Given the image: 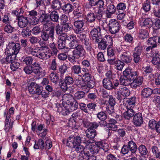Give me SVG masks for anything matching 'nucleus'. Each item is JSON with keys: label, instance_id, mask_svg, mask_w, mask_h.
<instances>
[{"label": "nucleus", "instance_id": "ea45409f", "mask_svg": "<svg viewBox=\"0 0 160 160\" xmlns=\"http://www.w3.org/2000/svg\"><path fill=\"white\" fill-rule=\"evenodd\" d=\"M90 155L88 151H83L79 155V159L80 160H88L89 158Z\"/></svg>", "mask_w": 160, "mask_h": 160}, {"label": "nucleus", "instance_id": "9b49d317", "mask_svg": "<svg viewBox=\"0 0 160 160\" xmlns=\"http://www.w3.org/2000/svg\"><path fill=\"white\" fill-rule=\"evenodd\" d=\"M84 21L83 20H79L75 21L73 24L77 28L74 30V32L76 34H79L83 32L84 30L83 28Z\"/></svg>", "mask_w": 160, "mask_h": 160}, {"label": "nucleus", "instance_id": "cd10ccee", "mask_svg": "<svg viewBox=\"0 0 160 160\" xmlns=\"http://www.w3.org/2000/svg\"><path fill=\"white\" fill-rule=\"evenodd\" d=\"M148 35L147 30L145 29H140L138 31V37L142 39L147 38Z\"/></svg>", "mask_w": 160, "mask_h": 160}, {"label": "nucleus", "instance_id": "e2e57ef3", "mask_svg": "<svg viewBox=\"0 0 160 160\" xmlns=\"http://www.w3.org/2000/svg\"><path fill=\"white\" fill-rule=\"evenodd\" d=\"M55 27L54 26H52V28L50 29H49L47 31V33L49 37L52 38H54V34Z\"/></svg>", "mask_w": 160, "mask_h": 160}, {"label": "nucleus", "instance_id": "8fccbe9b", "mask_svg": "<svg viewBox=\"0 0 160 160\" xmlns=\"http://www.w3.org/2000/svg\"><path fill=\"white\" fill-rule=\"evenodd\" d=\"M104 2L103 0H98L97 3L95 4V6H96L98 7L97 10L101 9L102 10H103L104 9Z\"/></svg>", "mask_w": 160, "mask_h": 160}, {"label": "nucleus", "instance_id": "37998d69", "mask_svg": "<svg viewBox=\"0 0 160 160\" xmlns=\"http://www.w3.org/2000/svg\"><path fill=\"white\" fill-rule=\"evenodd\" d=\"M120 81L122 84L126 86L128 84L129 79L128 77L122 75L121 77Z\"/></svg>", "mask_w": 160, "mask_h": 160}, {"label": "nucleus", "instance_id": "e433bc0d", "mask_svg": "<svg viewBox=\"0 0 160 160\" xmlns=\"http://www.w3.org/2000/svg\"><path fill=\"white\" fill-rule=\"evenodd\" d=\"M49 16L47 14H42L39 18V20L42 24L50 21Z\"/></svg>", "mask_w": 160, "mask_h": 160}, {"label": "nucleus", "instance_id": "0eeeda50", "mask_svg": "<svg viewBox=\"0 0 160 160\" xmlns=\"http://www.w3.org/2000/svg\"><path fill=\"white\" fill-rule=\"evenodd\" d=\"M68 40L70 41L68 43V49H74L80 44L76 35L72 34L68 36Z\"/></svg>", "mask_w": 160, "mask_h": 160}, {"label": "nucleus", "instance_id": "3c124183", "mask_svg": "<svg viewBox=\"0 0 160 160\" xmlns=\"http://www.w3.org/2000/svg\"><path fill=\"white\" fill-rule=\"evenodd\" d=\"M152 24L153 22L151 19L150 18H148L146 19L143 22V24L142 26L149 28L151 27Z\"/></svg>", "mask_w": 160, "mask_h": 160}, {"label": "nucleus", "instance_id": "6e6552de", "mask_svg": "<svg viewBox=\"0 0 160 160\" xmlns=\"http://www.w3.org/2000/svg\"><path fill=\"white\" fill-rule=\"evenodd\" d=\"M20 49V45L19 43H15L14 42H10L6 49L11 52L12 54H17Z\"/></svg>", "mask_w": 160, "mask_h": 160}, {"label": "nucleus", "instance_id": "39448f33", "mask_svg": "<svg viewBox=\"0 0 160 160\" xmlns=\"http://www.w3.org/2000/svg\"><path fill=\"white\" fill-rule=\"evenodd\" d=\"M81 142L80 137L78 136L75 137L70 136L66 140V145L70 147H76Z\"/></svg>", "mask_w": 160, "mask_h": 160}, {"label": "nucleus", "instance_id": "a18cd8bd", "mask_svg": "<svg viewBox=\"0 0 160 160\" xmlns=\"http://www.w3.org/2000/svg\"><path fill=\"white\" fill-rule=\"evenodd\" d=\"M138 150L139 152L141 155H146L148 152L146 148L143 145H141L139 147Z\"/></svg>", "mask_w": 160, "mask_h": 160}, {"label": "nucleus", "instance_id": "6ab92c4d", "mask_svg": "<svg viewBox=\"0 0 160 160\" xmlns=\"http://www.w3.org/2000/svg\"><path fill=\"white\" fill-rule=\"evenodd\" d=\"M136 102V98L135 97H132L128 99L125 103L127 108H134Z\"/></svg>", "mask_w": 160, "mask_h": 160}, {"label": "nucleus", "instance_id": "20e7f679", "mask_svg": "<svg viewBox=\"0 0 160 160\" xmlns=\"http://www.w3.org/2000/svg\"><path fill=\"white\" fill-rule=\"evenodd\" d=\"M101 30L99 27L96 28L92 29L90 32L92 40L95 43H98L102 39V36L101 32Z\"/></svg>", "mask_w": 160, "mask_h": 160}, {"label": "nucleus", "instance_id": "bf43d9fd", "mask_svg": "<svg viewBox=\"0 0 160 160\" xmlns=\"http://www.w3.org/2000/svg\"><path fill=\"white\" fill-rule=\"evenodd\" d=\"M58 35V40H61L63 41H66L67 39L68 40V36L66 33L62 32Z\"/></svg>", "mask_w": 160, "mask_h": 160}, {"label": "nucleus", "instance_id": "864d4df0", "mask_svg": "<svg viewBox=\"0 0 160 160\" xmlns=\"http://www.w3.org/2000/svg\"><path fill=\"white\" fill-rule=\"evenodd\" d=\"M52 146V142L51 140L48 139L46 140L44 143V150H48L50 149Z\"/></svg>", "mask_w": 160, "mask_h": 160}, {"label": "nucleus", "instance_id": "473e14b6", "mask_svg": "<svg viewBox=\"0 0 160 160\" xmlns=\"http://www.w3.org/2000/svg\"><path fill=\"white\" fill-rule=\"evenodd\" d=\"M82 43L83 44L84 48L87 51L89 52L92 50V44L89 39L83 42Z\"/></svg>", "mask_w": 160, "mask_h": 160}, {"label": "nucleus", "instance_id": "5fc2aeb1", "mask_svg": "<svg viewBox=\"0 0 160 160\" xmlns=\"http://www.w3.org/2000/svg\"><path fill=\"white\" fill-rule=\"evenodd\" d=\"M98 118L101 121H104L107 118L106 114L104 112H101L97 114Z\"/></svg>", "mask_w": 160, "mask_h": 160}, {"label": "nucleus", "instance_id": "6e6d98bb", "mask_svg": "<svg viewBox=\"0 0 160 160\" xmlns=\"http://www.w3.org/2000/svg\"><path fill=\"white\" fill-rule=\"evenodd\" d=\"M14 28L10 24H6L4 28V30L8 33H11L13 31Z\"/></svg>", "mask_w": 160, "mask_h": 160}, {"label": "nucleus", "instance_id": "bb28decb", "mask_svg": "<svg viewBox=\"0 0 160 160\" xmlns=\"http://www.w3.org/2000/svg\"><path fill=\"white\" fill-rule=\"evenodd\" d=\"M86 19L88 22L93 23L95 21L96 15L93 12L91 11L88 13Z\"/></svg>", "mask_w": 160, "mask_h": 160}, {"label": "nucleus", "instance_id": "412c9836", "mask_svg": "<svg viewBox=\"0 0 160 160\" xmlns=\"http://www.w3.org/2000/svg\"><path fill=\"white\" fill-rule=\"evenodd\" d=\"M49 18L51 21L54 22H58L59 16L58 12L57 11H53L50 13Z\"/></svg>", "mask_w": 160, "mask_h": 160}, {"label": "nucleus", "instance_id": "5701e85b", "mask_svg": "<svg viewBox=\"0 0 160 160\" xmlns=\"http://www.w3.org/2000/svg\"><path fill=\"white\" fill-rule=\"evenodd\" d=\"M44 142L43 140L41 139H39L38 141H35L33 148L35 149H40L44 150Z\"/></svg>", "mask_w": 160, "mask_h": 160}, {"label": "nucleus", "instance_id": "2eb2a0df", "mask_svg": "<svg viewBox=\"0 0 160 160\" xmlns=\"http://www.w3.org/2000/svg\"><path fill=\"white\" fill-rule=\"evenodd\" d=\"M10 116L8 115L6 117L5 122L4 130L6 132H8L12 130L13 125V122H11Z\"/></svg>", "mask_w": 160, "mask_h": 160}, {"label": "nucleus", "instance_id": "13d9d810", "mask_svg": "<svg viewBox=\"0 0 160 160\" xmlns=\"http://www.w3.org/2000/svg\"><path fill=\"white\" fill-rule=\"evenodd\" d=\"M32 32L34 35H38L41 32V28L39 26H37L34 27L32 29Z\"/></svg>", "mask_w": 160, "mask_h": 160}, {"label": "nucleus", "instance_id": "f8f14e48", "mask_svg": "<svg viewBox=\"0 0 160 160\" xmlns=\"http://www.w3.org/2000/svg\"><path fill=\"white\" fill-rule=\"evenodd\" d=\"M17 20L18 26L20 28H26L29 23L28 18L23 16H19Z\"/></svg>", "mask_w": 160, "mask_h": 160}, {"label": "nucleus", "instance_id": "c85d7f7f", "mask_svg": "<svg viewBox=\"0 0 160 160\" xmlns=\"http://www.w3.org/2000/svg\"><path fill=\"white\" fill-rule=\"evenodd\" d=\"M32 72L35 74H39L41 71V68L38 63L34 62L32 65Z\"/></svg>", "mask_w": 160, "mask_h": 160}, {"label": "nucleus", "instance_id": "c756f323", "mask_svg": "<svg viewBox=\"0 0 160 160\" xmlns=\"http://www.w3.org/2000/svg\"><path fill=\"white\" fill-rule=\"evenodd\" d=\"M82 80L81 79L80 80H77L76 81V83L77 84V82L78 83L80 82V81H83L84 82V81L86 83L87 82H89V81L91 80V75L88 73H85L82 76ZM83 84H84V83Z\"/></svg>", "mask_w": 160, "mask_h": 160}, {"label": "nucleus", "instance_id": "2f4dec72", "mask_svg": "<svg viewBox=\"0 0 160 160\" xmlns=\"http://www.w3.org/2000/svg\"><path fill=\"white\" fill-rule=\"evenodd\" d=\"M128 146L130 151L132 153H134L136 151L137 147L136 143L133 141H131L128 142Z\"/></svg>", "mask_w": 160, "mask_h": 160}, {"label": "nucleus", "instance_id": "69168bd1", "mask_svg": "<svg viewBox=\"0 0 160 160\" xmlns=\"http://www.w3.org/2000/svg\"><path fill=\"white\" fill-rule=\"evenodd\" d=\"M124 40L125 42H128L131 43L133 40V38L131 35L127 33L125 36Z\"/></svg>", "mask_w": 160, "mask_h": 160}, {"label": "nucleus", "instance_id": "338daca9", "mask_svg": "<svg viewBox=\"0 0 160 160\" xmlns=\"http://www.w3.org/2000/svg\"><path fill=\"white\" fill-rule=\"evenodd\" d=\"M78 34L77 36L82 43L83 42H84L88 39L87 38L86 35L84 33H80Z\"/></svg>", "mask_w": 160, "mask_h": 160}, {"label": "nucleus", "instance_id": "052dcab7", "mask_svg": "<svg viewBox=\"0 0 160 160\" xmlns=\"http://www.w3.org/2000/svg\"><path fill=\"white\" fill-rule=\"evenodd\" d=\"M97 12L96 11H94V13L96 15V18L98 20H100L102 17V10L98 9V10H97Z\"/></svg>", "mask_w": 160, "mask_h": 160}, {"label": "nucleus", "instance_id": "4be33fe9", "mask_svg": "<svg viewBox=\"0 0 160 160\" xmlns=\"http://www.w3.org/2000/svg\"><path fill=\"white\" fill-rule=\"evenodd\" d=\"M152 90L149 88H146L143 89L141 92L142 96L148 98L152 94Z\"/></svg>", "mask_w": 160, "mask_h": 160}, {"label": "nucleus", "instance_id": "a211bd4d", "mask_svg": "<svg viewBox=\"0 0 160 160\" xmlns=\"http://www.w3.org/2000/svg\"><path fill=\"white\" fill-rule=\"evenodd\" d=\"M110 64H114L115 67L118 70H122L124 64L121 61H108Z\"/></svg>", "mask_w": 160, "mask_h": 160}, {"label": "nucleus", "instance_id": "ddd939ff", "mask_svg": "<svg viewBox=\"0 0 160 160\" xmlns=\"http://www.w3.org/2000/svg\"><path fill=\"white\" fill-rule=\"evenodd\" d=\"M143 118L142 114L140 113H137L133 118V123L136 127H140L142 124Z\"/></svg>", "mask_w": 160, "mask_h": 160}, {"label": "nucleus", "instance_id": "72a5a7b5", "mask_svg": "<svg viewBox=\"0 0 160 160\" xmlns=\"http://www.w3.org/2000/svg\"><path fill=\"white\" fill-rule=\"evenodd\" d=\"M102 40L106 43L108 46L110 47L112 45V38L110 36H106Z\"/></svg>", "mask_w": 160, "mask_h": 160}, {"label": "nucleus", "instance_id": "c03bdc74", "mask_svg": "<svg viewBox=\"0 0 160 160\" xmlns=\"http://www.w3.org/2000/svg\"><path fill=\"white\" fill-rule=\"evenodd\" d=\"M158 123H157L154 120H151L149 122V127L152 129H156V128L158 126Z\"/></svg>", "mask_w": 160, "mask_h": 160}, {"label": "nucleus", "instance_id": "9d476101", "mask_svg": "<svg viewBox=\"0 0 160 160\" xmlns=\"http://www.w3.org/2000/svg\"><path fill=\"white\" fill-rule=\"evenodd\" d=\"M56 108L57 109V112L60 113L62 114L63 115H68L71 112L70 109L68 106L62 105L58 103H56L55 104Z\"/></svg>", "mask_w": 160, "mask_h": 160}, {"label": "nucleus", "instance_id": "aec40b11", "mask_svg": "<svg viewBox=\"0 0 160 160\" xmlns=\"http://www.w3.org/2000/svg\"><path fill=\"white\" fill-rule=\"evenodd\" d=\"M143 78L139 77L135 79L131 84V86L132 88H135L142 84Z\"/></svg>", "mask_w": 160, "mask_h": 160}, {"label": "nucleus", "instance_id": "0e129e2a", "mask_svg": "<svg viewBox=\"0 0 160 160\" xmlns=\"http://www.w3.org/2000/svg\"><path fill=\"white\" fill-rule=\"evenodd\" d=\"M66 41H63L61 40H58V48L59 49H64L65 47Z\"/></svg>", "mask_w": 160, "mask_h": 160}, {"label": "nucleus", "instance_id": "1a4fd4ad", "mask_svg": "<svg viewBox=\"0 0 160 160\" xmlns=\"http://www.w3.org/2000/svg\"><path fill=\"white\" fill-rule=\"evenodd\" d=\"M83 81H80V82L79 83L77 82V84L78 85H79V87H80L82 89L86 92H88L89 91V89L93 88L95 85V82L93 80H91L88 82H87V84H83Z\"/></svg>", "mask_w": 160, "mask_h": 160}, {"label": "nucleus", "instance_id": "a19ab883", "mask_svg": "<svg viewBox=\"0 0 160 160\" xmlns=\"http://www.w3.org/2000/svg\"><path fill=\"white\" fill-rule=\"evenodd\" d=\"M10 65V68L11 70L13 71H15L17 70L20 66V63L17 61H11Z\"/></svg>", "mask_w": 160, "mask_h": 160}, {"label": "nucleus", "instance_id": "774afa93", "mask_svg": "<svg viewBox=\"0 0 160 160\" xmlns=\"http://www.w3.org/2000/svg\"><path fill=\"white\" fill-rule=\"evenodd\" d=\"M152 101L157 106L160 105V97L155 96L152 98Z\"/></svg>", "mask_w": 160, "mask_h": 160}, {"label": "nucleus", "instance_id": "dca6fc26", "mask_svg": "<svg viewBox=\"0 0 160 160\" xmlns=\"http://www.w3.org/2000/svg\"><path fill=\"white\" fill-rule=\"evenodd\" d=\"M118 93L123 97H128L130 94V91L127 87L122 86L119 88Z\"/></svg>", "mask_w": 160, "mask_h": 160}, {"label": "nucleus", "instance_id": "423d86ee", "mask_svg": "<svg viewBox=\"0 0 160 160\" xmlns=\"http://www.w3.org/2000/svg\"><path fill=\"white\" fill-rule=\"evenodd\" d=\"M73 49H74L72 51V58H71L72 59H78L80 58L83 57L84 48L82 45L80 44Z\"/></svg>", "mask_w": 160, "mask_h": 160}, {"label": "nucleus", "instance_id": "de8ad7c7", "mask_svg": "<svg viewBox=\"0 0 160 160\" xmlns=\"http://www.w3.org/2000/svg\"><path fill=\"white\" fill-rule=\"evenodd\" d=\"M98 48L101 50H104L108 47L106 43H105L102 40V38L100 39V41L98 42Z\"/></svg>", "mask_w": 160, "mask_h": 160}, {"label": "nucleus", "instance_id": "b1692460", "mask_svg": "<svg viewBox=\"0 0 160 160\" xmlns=\"http://www.w3.org/2000/svg\"><path fill=\"white\" fill-rule=\"evenodd\" d=\"M61 8L63 11L66 13L71 12L73 9V6L69 3H65Z\"/></svg>", "mask_w": 160, "mask_h": 160}, {"label": "nucleus", "instance_id": "58836bf2", "mask_svg": "<svg viewBox=\"0 0 160 160\" xmlns=\"http://www.w3.org/2000/svg\"><path fill=\"white\" fill-rule=\"evenodd\" d=\"M150 2L149 0H146L142 4V8L145 11L148 12L150 10Z\"/></svg>", "mask_w": 160, "mask_h": 160}, {"label": "nucleus", "instance_id": "4c0bfd02", "mask_svg": "<svg viewBox=\"0 0 160 160\" xmlns=\"http://www.w3.org/2000/svg\"><path fill=\"white\" fill-rule=\"evenodd\" d=\"M50 78L51 81L55 83H57L59 80L58 77L55 72H52L50 74Z\"/></svg>", "mask_w": 160, "mask_h": 160}, {"label": "nucleus", "instance_id": "c9c22d12", "mask_svg": "<svg viewBox=\"0 0 160 160\" xmlns=\"http://www.w3.org/2000/svg\"><path fill=\"white\" fill-rule=\"evenodd\" d=\"M31 34V32L28 28H22L21 32V35L24 38L28 37Z\"/></svg>", "mask_w": 160, "mask_h": 160}, {"label": "nucleus", "instance_id": "4d7b16f0", "mask_svg": "<svg viewBox=\"0 0 160 160\" xmlns=\"http://www.w3.org/2000/svg\"><path fill=\"white\" fill-rule=\"evenodd\" d=\"M43 25V29L45 31H48L51 28H52V23L50 21H48V22H45L42 24Z\"/></svg>", "mask_w": 160, "mask_h": 160}, {"label": "nucleus", "instance_id": "f03ea898", "mask_svg": "<svg viewBox=\"0 0 160 160\" xmlns=\"http://www.w3.org/2000/svg\"><path fill=\"white\" fill-rule=\"evenodd\" d=\"M108 31L111 34H115L118 32L120 29V25L117 20L111 19L108 24Z\"/></svg>", "mask_w": 160, "mask_h": 160}, {"label": "nucleus", "instance_id": "09e8293b", "mask_svg": "<svg viewBox=\"0 0 160 160\" xmlns=\"http://www.w3.org/2000/svg\"><path fill=\"white\" fill-rule=\"evenodd\" d=\"M84 92L82 91L77 92L74 94V98L75 99H79L82 98L84 96Z\"/></svg>", "mask_w": 160, "mask_h": 160}, {"label": "nucleus", "instance_id": "f257e3e1", "mask_svg": "<svg viewBox=\"0 0 160 160\" xmlns=\"http://www.w3.org/2000/svg\"><path fill=\"white\" fill-rule=\"evenodd\" d=\"M91 142L89 140L87 141V143L88 144L86 145V148L88 149L92 154L98 153L100 149H103L105 152H107L109 150L108 144L104 141L96 142L95 145L90 143Z\"/></svg>", "mask_w": 160, "mask_h": 160}, {"label": "nucleus", "instance_id": "f3484780", "mask_svg": "<svg viewBox=\"0 0 160 160\" xmlns=\"http://www.w3.org/2000/svg\"><path fill=\"white\" fill-rule=\"evenodd\" d=\"M102 83L104 87L107 89L110 90L114 88L112 82L109 78L104 79Z\"/></svg>", "mask_w": 160, "mask_h": 160}, {"label": "nucleus", "instance_id": "a878e982", "mask_svg": "<svg viewBox=\"0 0 160 160\" xmlns=\"http://www.w3.org/2000/svg\"><path fill=\"white\" fill-rule=\"evenodd\" d=\"M12 19L9 13H6L4 15L2 20V22L6 24H10Z\"/></svg>", "mask_w": 160, "mask_h": 160}, {"label": "nucleus", "instance_id": "4468645a", "mask_svg": "<svg viewBox=\"0 0 160 160\" xmlns=\"http://www.w3.org/2000/svg\"><path fill=\"white\" fill-rule=\"evenodd\" d=\"M62 104L68 106H69L70 104L74 101L72 96L70 94H65L62 97Z\"/></svg>", "mask_w": 160, "mask_h": 160}, {"label": "nucleus", "instance_id": "f704fd0d", "mask_svg": "<svg viewBox=\"0 0 160 160\" xmlns=\"http://www.w3.org/2000/svg\"><path fill=\"white\" fill-rule=\"evenodd\" d=\"M51 8L53 9H59L61 7V3L59 0H54L52 2Z\"/></svg>", "mask_w": 160, "mask_h": 160}, {"label": "nucleus", "instance_id": "7ed1b4c3", "mask_svg": "<svg viewBox=\"0 0 160 160\" xmlns=\"http://www.w3.org/2000/svg\"><path fill=\"white\" fill-rule=\"evenodd\" d=\"M42 89V87L34 82H31L28 87L29 92L32 94L40 95Z\"/></svg>", "mask_w": 160, "mask_h": 160}, {"label": "nucleus", "instance_id": "7c9ffc66", "mask_svg": "<svg viewBox=\"0 0 160 160\" xmlns=\"http://www.w3.org/2000/svg\"><path fill=\"white\" fill-rule=\"evenodd\" d=\"M86 137L88 138H93L96 135L95 130L93 129L88 128L86 131Z\"/></svg>", "mask_w": 160, "mask_h": 160}, {"label": "nucleus", "instance_id": "680f3d73", "mask_svg": "<svg viewBox=\"0 0 160 160\" xmlns=\"http://www.w3.org/2000/svg\"><path fill=\"white\" fill-rule=\"evenodd\" d=\"M41 37L42 40L44 41H47L49 38V36L48 34L47 31H42V32Z\"/></svg>", "mask_w": 160, "mask_h": 160}, {"label": "nucleus", "instance_id": "79ce46f5", "mask_svg": "<svg viewBox=\"0 0 160 160\" xmlns=\"http://www.w3.org/2000/svg\"><path fill=\"white\" fill-rule=\"evenodd\" d=\"M157 37H153L149 38L148 40V44L152 45V47L155 48L157 47Z\"/></svg>", "mask_w": 160, "mask_h": 160}, {"label": "nucleus", "instance_id": "393cba45", "mask_svg": "<svg viewBox=\"0 0 160 160\" xmlns=\"http://www.w3.org/2000/svg\"><path fill=\"white\" fill-rule=\"evenodd\" d=\"M127 109V111L123 113V116L126 119L129 120L133 116L134 112L132 108Z\"/></svg>", "mask_w": 160, "mask_h": 160}, {"label": "nucleus", "instance_id": "603ef678", "mask_svg": "<svg viewBox=\"0 0 160 160\" xmlns=\"http://www.w3.org/2000/svg\"><path fill=\"white\" fill-rule=\"evenodd\" d=\"M116 8L113 4L109 5L107 7L106 11L114 14L116 12Z\"/></svg>", "mask_w": 160, "mask_h": 160}, {"label": "nucleus", "instance_id": "49530a36", "mask_svg": "<svg viewBox=\"0 0 160 160\" xmlns=\"http://www.w3.org/2000/svg\"><path fill=\"white\" fill-rule=\"evenodd\" d=\"M68 106L71 112L76 110L78 107V103L76 101H73V102Z\"/></svg>", "mask_w": 160, "mask_h": 160}]
</instances>
